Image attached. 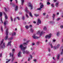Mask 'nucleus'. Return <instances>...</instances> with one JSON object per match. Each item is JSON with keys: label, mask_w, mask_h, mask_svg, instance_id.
Instances as JSON below:
<instances>
[{"label": "nucleus", "mask_w": 63, "mask_h": 63, "mask_svg": "<svg viewBox=\"0 0 63 63\" xmlns=\"http://www.w3.org/2000/svg\"><path fill=\"white\" fill-rule=\"evenodd\" d=\"M16 32H15L14 33H13L12 34V36H16Z\"/></svg>", "instance_id": "obj_25"}, {"label": "nucleus", "mask_w": 63, "mask_h": 63, "mask_svg": "<svg viewBox=\"0 0 63 63\" xmlns=\"http://www.w3.org/2000/svg\"><path fill=\"white\" fill-rule=\"evenodd\" d=\"M6 35L5 37L4 38V40H7L8 38V29H7L6 30Z\"/></svg>", "instance_id": "obj_2"}, {"label": "nucleus", "mask_w": 63, "mask_h": 63, "mask_svg": "<svg viewBox=\"0 0 63 63\" xmlns=\"http://www.w3.org/2000/svg\"><path fill=\"white\" fill-rule=\"evenodd\" d=\"M3 16V15L2 14V13L0 12V16L1 17H2V16Z\"/></svg>", "instance_id": "obj_21"}, {"label": "nucleus", "mask_w": 63, "mask_h": 63, "mask_svg": "<svg viewBox=\"0 0 63 63\" xmlns=\"http://www.w3.org/2000/svg\"><path fill=\"white\" fill-rule=\"evenodd\" d=\"M55 15L54 14H53V16H52V17L53 20H54V17H55Z\"/></svg>", "instance_id": "obj_13"}, {"label": "nucleus", "mask_w": 63, "mask_h": 63, "mask_svg": "<svg viewBox=\"0 0 63 63\" xmlns=\"http://www.w3.org/2000/svg\"><path fill=\"white\" fill-rule=\"evenodd\" d=\"M50 46H51V48H53V46H52V44H50Z\"/></svg>", "instance_id": "obj_51"}, {"label": "nucleus", "mask_w": 63, "mask_h": 63, "mask_svg": "<svg viewBox=\"0 0 63 63\" xmlns=\"http://www.w3.org/2000/svg\"><path fill=\"white\" fill-rule=\"evenodd\" d=\"M25 52L27 54H28L29 53V52H28V51H26Z\"/></svg>", "instance_id": "obj_29"}, {"label": "nucleus", "mask_w": 63, "mask_h": 63, "mask_svg": "<svg viewBox=\"0 0 63 63\" xmlns=\"http://www.w3.org/2000/svg\"><path fill=\"white\" fill-rule=\"evenodd\" d=\"M16 18H15L14 19V21H16Z\"/></svg>", "instance_id": "obj_44"}, {"label": "nucleus", "mask_w": 63, "mask_h": 63, "mask_svg": "<svg viewBox=\"0 0 63 63\" xmlns=\"http://www.w3.org/2000/svg\"><path fill=\"white\" fill-rule=\"evenodd\" d=\"M4 9H5V11L6 12H7V9H6V8H5Z\"/></svg>", "instance_id": "obj_42"}, {"label": "nucleus", "mask_w": 63, "mask_h": 63, "mask_svg": "<svg viewBox=\"0 0 63 63\" xmlns=\"http://www.w3.org/2000/svg\"><path fill=\"white\" fill-rule=\"evenodd\" d=\"M59 46H60V44H58L57 46V48H59Z\"/></svg>", "instance_id": "obj_33"}, {"label": "nucleus", "mask_w": 63, "mask_h": 63, "mask_svg": "<svg viewBox=\"0 0 63 63\" xmlns=\"http://www.w3.org/2000/svg\"><path fill=\"white\" fill-rule=\"evenodd\" d=\"M3 42V41H1V43L0 44V46H1V45H2V44Z\"/></svg>", "instance_id": "obj_45"}, {"label": "nucleus", "mask_w": 63, "mask_h": 63, "mask_svg": "<svg viewBox=\"0 0 63 63\" xmlns=\"http://www.w3.org/2000/svg\"><path fill=\"white\" fill-rule=\"evenodd\" d=\"M56 41V40H53V42H55Z\"/></svg>", "instance_id": "obj_63"}, {"label": "nucleus", "mask_w": 63, "mask_h": 63, "mask_svg": "<svg viewBox=\"0 0 63 63\" xmlns=\"http://www.w3.org/2000/svg\"><path fill=\"white\" fill-rule=\"evenodd\" d=\"M18 10V6H16L15 8V11H17Z\"/></svg>", "instance_id": "obj_10"}, {"label": "nucleus", "mask_w": 63, "mask_h": 63, "mask_svg": "<svg viewBox=\"0 0 63 63\" xmlns=\"http://www.w3.org/2000/svg\"><path fill=\"white\" fill-rule=\"evenodd\" d=\"M8 22L7 21H5L4 23L3 24L4 25H6V24H8Z\"/></svg>", "instance_id": "obj_12"}, {"label": "nucleus", "mask_w": 63, "mask_h": 63, "mask_svg": "<svg viewBox=\"0 0 63 63\" xmlns=\"http://www.w3.org/2000/svg\"><path fill=\"white\" fill-rule=\"evenodd\" d=\"M22 2L24 3V0H21Z\"/></svg>", "instance_id": "obj_43"}, {"label": "nucleus", "mask_w": 63, "mask_h": 63, "mask_svg": "<svg viewBox=\"0 0 63 63\" xmlns=\"http://www.w3.org/2000/svg\"><path fill=\"white\" fill-rule=\"evenodd\" d=\"M45 15H46V13H43V16H45Z\"/></svg>", "instance_id": "obj_59"}, {"label": "nucleus", "mask_w": 63, "mask_h": 63, "mask_svg": "<svg viewBox=\"0 0 63 63\" xmlns=\"http://www.w3.org/2000/svg\"><path fill=\"white\" fill-rule=\"evenodd\" d=\"M28 61H30V58H29V59L28 60Z\"/></svg>", "instance_id": "obj_58"}, {"label": "nucleus", "mask_w": 63, "mask_h": 63, "mask_svg": "<svg viewBox=\"0 0 63 63\" xmlns=\"http://www.w3.org/2000/svg\"><path fill=\"white\" fill-rule=\"evenodd\" d=\"M51 33H50L49 34V35H47L46 36V39H50L51 38Z\"/></svg>", "instance_id": "obj_4"}, {"label": "nucleus", "mask_w": 63, "mask_h": 63, "mask_svg": "<svg viewBox=\"0 0 63 63\" xmlns=\"http://www.w3.org/2000/svg\"><path fill=\"white\" fill-rule=\"evenodd\" d=\"M53 21H50V23H51V24H52L53 22Z\"/></svg>", "instance_id": "obj_53"}, {"label": "nucleus", "mask_w": 63, "mask_h": 63, "mask_svg": "<svg viewBox=\"0 0 63 63\" xmlns=\"http://www.w3.org/2000/svg\"><path fill=\"white\" fill-rule=\"evenodd\" d=\"M13 37L10 38L8 39V40H9V41H11V40H13Z\"/></svg>", "instance_id": "obj_22"}, {"label": "nucleus", "mask_w": 63, "mask_h": 63, "mask_svg": "<svg viewBox=\"0 0 63 63\" xmlns=\"http://www.w3.org/2000/svg\"><path fill=\"white\" fill-rule=\"evenodd\" d=\"M60 33L59 32H57V33L56 34V35L57 36H59L60 34H59Z\"/></svg>", "instance_id": "obj_17"}, {"label": "nucleus", "mask_w": 63, "mask_h": 63, "mask_svg": "<svg viewBox=\"0 0 63 63\" xmlns=\"http://www.w3.org/2000/svg\"><path fill=\"white\" fill-rule=\"evenodd\" d=\"M21 54V52L19 51L18 54V57H21V56L20 55Z\"/></svg>", "instance_id": "obj_6"}, {"label": "nucleus", "mask_w": 63, "mask_h": 63, "mask_svg": "<svg viewBox=\"0 0 63 63\" xmlns=\"http://www.w3.org/2000/svg\"><path fill=\"white\" fill-rule=\"evenodd\" d=\"M5 43H4L2 46H1L0 47V48H4L5 47Z\"/></svg>", "instance_id": "obj_7"}, {"label": "nucleus", "mask_w": 63, "mask_h": 63, "mask_svg": "<svg viewBox=\"0 0 63 63\" xmlns=\"http://www.w3.org/2000/svg\"><path fill=\"white\" fill-rule=\"evenodd\" d=\"M19 47L20 48L21 50H23V54H25V50H25V49H26L27 48V47H24L23 46V45H21L19 46Z\"/></svg>", "instance_id": "obj_1"}, {"label": "nucleus", "mask_w": 63, "mask_h": 63, "mask_svg": "<svg viewBox=\"0 0 63 63\" xmlns=\"http://www.w3.org/2000/svg\"><path fill=\"white\" fill-rule=\"evenodd\" d=\"M1 30L2 32H3V27H1Z\"/></svg>", "instance_id": "obj_38"}, {"label": "nucleus", "mask_w": 63, "mask_h": 63, "mask_svg": "<svg viewBox=\"0 0 63 63\" xmlns=\"http://www.w3.org/2000/svg\"><path fill=\"white\" fill-rule=\"evenodd\" d=\"M31 32H33V31H34V30L32 29H31Z\"/></svg>", "instance_id": "obj_34"}, {"label": "nucleus", "mask_w": 63, "mask_h": 63, "mask_svg": "<svg viewBox=\"0 0 63 63\" xmlns=\"http://www.w3.org/2000/svg\"><path fill=\"white\" fill-rule=\"evenodd\" d=\"M50 2H47V5H50Z\"/></svg>", "instance_id": "obj_35"}, {"label": "nucleus", "mask_w": 63, "mask_h": 63, "mask_svg": "<svg viewBox=\"0 0 63 63\" xmlns=\"http://www.w3.org/2000/svg\"><path fill=\"white\" fill-rule=\"evenodd\" d=\"M59 57H60V55L58 54L57 55V59H59Z\"/></svg>", "instance_id": "obj_20"}, {"label": "nucleus", "mask_w": 63, "mask_h": 63, "mask_svg": "<svg viewBox=\"0 0 63 63\" xmlns=\"http://www.w3.org/2000/svg\"><path fill=\"white\" fill-rule=\"evenodd\" d=\"M61 54L62 55V54H63V51L61 52Z\"/></svg>", "instance_id": "obj_56"}, {"label": "nucleus", "mask_w": 63, "mask_h": 63, "mask_svg": "<svg viewBox=\"0 0 63 63\" xmlns=\"http://www.w3.org/2000/svg\"><path fill=\"white\" fill-rule=\"evenodd\" d=\"M40 31H38V32H37V33H38V34H40Z\"/></svg>", "instance_id": "obj_62"}, {"label": "nucleus", "mask_w": 63, "mask_h": 63, "mask_svg": "<svg viewBox=\"0 0 63 63\" xmlns=\"http://www.w3.org/2000/svg\"><path fill=\"white\" fill-rule=\"evenodd\" d=\"M27 45H28L27 43H25V42H24L23 43V45L24 46H27Z\"/></svg>", "instance_id": "obj_15"}, {"label": "nucleus", "mask_w": 63, "mask_h": 63, "mask_svg": "<svg viewBox=\"0 0 63 63\" xmlns=\"http://www.w3.org/2000/svg\"><path fill=\"white\" fill-rule=\"evenodd\" d=\"M45 31H46V30H47V28H46V27H45L43 29Z\"/></svg>", "instance_id": "obj_28"}, {"label": "nucleus", "mask_w": 63, "mask_h": 63, "mask_svg": "<svg viewBox=\"0 0 63 63\" xmlns=\"http://www.w3.org/2000/svg\"><path fill=\"white\" fill-rule=\"evenodd\" d=\"M29 15H30V16L32 17H33V16L32 15V13L31 12H30V13Z\"/></svg>", "instance_id": "obj_18"}, {"label": "nucleus", "mask_w": 63, "mask_h": 63, "mask_svg": "<svg viewBox=\"0 0 63 63\" xmlns=\"http://www.w3.org/2000/svg\"><path fill=\"white\" fill-rule=\"evenodd\" d=\"M3 13L4 15L5 16H7V15H6V13H5V12H4Z\"/></svg>", "instance_id": "obj_40"}, {"label": "nucleus", "mask_w": 63, "mask_h": 63, "mask_svg": "<svg viewBox=\"0 0 63 63\" xmlns=\"http://www.w3.org/2000/svg\"><path fill=\"white\" fill-rule=\"evenodd\" d=\"M40 7L41 8V9L42 8H43L44 7V5L43 4L41 5L40 6Z\"/></svg>", "instance_id": "obj_24"}, {"label": "nucleus", "mask_w": 63, "mask_h": 63, "mask_svg": "<svg viewBox=\"0 0 63 63\" xmlns=\"http://www.w3.org/2000/svg\"><path fill=\"white\" fill-rule=\"evenodd\" d=\"M60 27L61 28H63V25L61 26Z\"/></svg>", "instance_id": "obj_49"}, {"label": "nucleus", "mask_w": 63, "mask_h": 63, "mask_svg": "<svg viewBox=\"0 0 63 63\" xmlns=\"http://www.w3.org/2000/svg\"><path fill=\"white\" fill-rule=\"evenodd\" d=\"M32 25H30L29 27L30 28H32Z\"/></svg>", "instance_id": "obj_47"}, {"label": "nucleus", "mask_w": 63, "mask_h": 63, "mask_svg": "<svg viewBox=\"0 0 63 63\" xmlns=\"http://www.w3.org/2000/svg\"><path fill=\"white\" fill-rule=\"evenodd\" d=\"M35 45V43H32V46H34V45Z\"/></svg>", "instance_id": "obj_61"}, {"label": "nucleus", "mask_w": 63, "mask_h": 63, "mask_svg": "<svg viewBox=\"0 0 63 63\" xmlns=\"http://www.w3.org/2000/svg\"><path fill=\"white\" fill-rule=\"evenodd\" d=\"M41 9H42V8H41V7L39 8H38L37 9V10H41Z\"/></svg>", "instance_id": "obj_41"}, {"label": "nucleus", "mask_w": 63, "mask_h": 63, "mask_svg": "<svg viewBox=\"0 0 63 63\" xmlns=\"http://www.w3.org/2000/svg\"><path fill=\"white\" fill-rule=\"evenodd\" d=\"M45 33V32H42L40 34H39L40 36H41L42 35H44Z\"/></svg>", "instance_id": "obj_8"}, {"label": "nucleus", "mask_w": 63, "mask_h": 63, "mask_svg": "<svg viewBox=\"0 0 63 63\" xmlns=\"http://www.w3.org/2000/svg\"><path fill=\"white\" fill-rule=\"evenodd\" d=\"M0 21H1V23H3V21H2V18H0Z\"/></svg>", "instance_id": "obj_32"}, {"label": "nucleus", "mask_w": 63, "mask_h": 63, "mask_svg": "<svg viewBox=\"0 0 63 63\" xmlns=\"http://www.w3.org/2000/svg\"><path fill=\"white\" fill-rule=\"evenodd\" d=\"M34 16H36V17H37V16H39V15L35 14H34Z\"/></svg>", "instance_id": "obj_26"}, {"label": "nucleus", "mask_w": 63, "mask_h": 63, "mask_svg": "<svg viewBox=\"0 0 63 63\" xmlns=\"http://www.w3.org/2000/svg\"><path fill=\"white\" fill-rule=\"evenodd\" d=\"M11 21H13V18L12 17H11Z\"/></svg>", "instance_id": "obj_54"}, {"label": "nucleus", "mask_w": 63, "mask_h": 63, "mask_svg": "<svg viewBox=\"0 0 63 63\" xmlns=\"http://www.w3.org/2000/svg\"><path fill=\"white\" fill-rule=\"evenodd\" d=\"M2 56V53H1V54H0V57H1Z\"/></svg>", "instance_id": "obj_46"}, {"label": "nucleus", "mask_w": 63, "mask_h": 63, "mask_svg": "<svg viewBox=\"0 0 63 63\" xmlns=\"http://www.w3.org/2000/svg\"><path fill=\"white\" fill-rule=\"evenodd\" d=\"M60 18H59L57 19L56 20L57 21H58V20H60Z\"/></svg>", "instance_id": "obj_36"}, {"label": "nucleus", "mask_w": 63, "mask_h": 63, "mask_svg": "<svg viewBox=\"0 0 63 63\" xmlns=\"http://www.w3.org/2000/svg\"><path fill=\"white\" fill-rule=\"evenodd\" d=\"M5 18L6 20L8 19V16H7V15L5 16Z\"/></svg>", "instance_id": "obj_30"}, {"label": "nucleus", "mask_w": 63, "mask_h": 63, "mask_svg": "<svg viewBox=\"0 0 63 63\" xmlns=\"http://www.w3.org/2000/svg\"><path fill=\"white\" fill-rule=\"evenodd\" d=\"M10 60H11V59H10L9 60H8V62H9L10 61Z\"/></svg>", "instance_id": "obj_64"}, {"label": "nucleus", "mask_w": 63, "mask_h": 63, "mask_svg": "<svg viewBox=\"0 0 63 63\" xmlns=\"http://www.w3.org/2000/svg\"><path fill=\"white\" fill-rule=\"evenodd\" d=\"M34 61L35 62H36V61H37V60H36L35 59L34 60Z\"/></svg>", "instance_id": "obj_60"}, {"label": "nucleus", "mask_w": 63, "mask_h": 63, "mask_svg": "<svg viewBox=\"0 0 63 63\" xmlns=\"http://www.w3.org/2000/svg\"><path fill=\"white\" fill-rule=\"evenodd\" d=\"M32 37L33 39H38L39 38L37 36H32Z\"/></svg>", "instance_id": "obj_11"}, {"label": "nucleus", "mask_w": 63, "mask_h": 63, "mask_svg": "<svg viewBox=\"0 0 63 63\" xmlns=\"http://www.w3.org/2000/svg\"><path fill=\"white\" fill-rule=\"evenodd\" d=\"M58 4H59V3L58 2H57L55 4V5L57 7H58Z\"/></svg>", "instance_id": "obj_19"}, {"label": "nucleus", "mask_w": 63, "mask_h": 63, "mask_svg": "<svg viewBox=\"0 0 63 63\" xmlns=\"http://www.w3.org/2000/svg\"><path fill=\"white\" fill-rule=\"evenodd\" d=\"M33 23H34V24L36 23V22L35 21H33Z\"/></svg>", "instance_id": "obj_57"}, {"label": "nucleus", "mask_w": 63, "mask_h": 63, "mask_svg": "<svg viewBox=\"0 0 63 63\" xmlns=\"http://www.w3.org/2000/svg\"><path fill=\"white\" fill-rule=\"evenodd\" d=\"M37 22L39 23V24H40V23H41V21L39 19H38V20L37 21Z\"/></svg>", "instance_id": "obj_16"}, {"label": "nucleus", "mask_w": 63, "mask_h": 63, "mask_svg": "<svg viewBox=\"0 0 63 63\" xmlns=\"http://www.w3.org/2000/svg\"><path fill=\"white\" fill-rule=\"evenodd\" d=\"M25 11L27 13H29V11L28 10V8L27 7H26V10Z\"/></svg>", "instance_id": "obj_9"}, {"label": "nucleus", "mask_w": 63, "mask_h": 63, "mask_svg": "<svg viewBox=\"0 0 63 63\" xmlns=\"http://www.w3.org/2000/svg\"><path fill=\"white\" fill-rule=\"evenodd\" d=\"M13 7H15V6H16V5H15L14 4H13Z\"/></svg>", "instance_id": "obj_55"}, {"label": "nucleus", "mask_w": 63, "mask_h": 63, "mask_svg": "<svg viewBox=\"0 0 63 63\" xmlns=\"http://www.w3.org/2000/svg\"><path fill=\"white\" fill-rule=\"evenodd\" d=\"M22 19H23V20H24V19L25 18V17H24V16H23V17L22 18Z\"/></svg>", "instance_id": "obj_39"}, {"label": "nucleus", "mask_w": 63, "mask_h": 63, "mask_svg": "<svg viewBox=\"0 0 63 63\" xmlns=\"http://www.w3.org/2000/svg\"><path fill=\"white\" fill-rule=\"evenodd\" d=\"M51 6H52V7H54V5L52 4H51Z\"/></svg>", "instance_id": "obj_37"}, {"label": "nucleus", "mask_w": 63, "mask_h": 63, "mask_svg": "<svg viewBox=\"0 0 63 63\" xmlns=\"http://www.w3.org/2000/svg\"><path fill=\"white\" fill-rule=\"evenodd\" d=\"M26 16L27 17H28V15L27 14H26Z\"/></svg>", "instance_id": "obj_50"}, {"label": "nucleus", "mask_w": 63, "mask_h": 63, "mask_svg": "<svg viewBox=\"0 0 63 63\" xmlns=\"http://www.w3.org/2000/svg\"><path fill=\"white\" fill-rule=\"evenodd\" d=\"M12 51L13 54L12 55V54L11 53H9V55H10V57H11V56H12V57H13V56H14V53L15 51V50L14 49H12Z\"/></svg>", "instance_id": "obj_3"}, {"label": "nucleus", "mask_w": 63, "mask_h": 63, "mask_svg": "<svg viewBox=\"0 0 63 63\" xmlns=\"http://www.w3.org/2000/svg\"><path fill=\"white\" fill-rule=\"evenodd\" d=\"M17 19L18 20H20V19L19 18V17H17Z\"/></svg>", "instance_id": "obj_48"}, {"label": "nucleus", "mask_w": 63, "mask_h": 63, "mask_svg": "<svg viewBox=\"0 0 63 63\" xmlns=\"http://www.w3.org/2000/svg\"><path fill=\"white\" fill-rule=\"evenodd\" d=\"M11 42L12 41H10V42H8L7 46H8V45H10V46H11Z\"/></svg>", "instance_id": "obj_14"}, {"label": "nucleus", "mask_w": 63, "mask_h": 63, "mask_svg": "<svg viewBox=\"0 0 63 63\" xmlns=\"http://www.w3.org/2000/svg\"><path fill=\"white\" fill-rule=\"evenodd\" d=\"M29 6L31 10H32L33 9V5H32V4H31L30 3H29Z\"/></svg>", "instance_id": "obj_5"}, {"label": "nucleus", "mask_w": 63, "mask_h": 63, "mask_svg": "<svg viewBox=\"0 0 63 63\" xmlns=\"http://www.w3.org/2000/svg\"><path fill=\"white\" fill-rule=\"evenodd\" d=\"M14 59H15V58L14 57L12 59V60L11 61L12 62H13V61H14Z\"/></svg>", "instance_id": "obj_31"}, {"label": "nucleus", "mask_w": 63, "mask_h": 63, "mask_svg": "<svg viewBox=\"0 0 63 63\" xmlns=\"http://www.w3.org/2000/svg\"><path fill=\"white\" fill-rule=\"evenodd\" d=\"M57 47L56 46H54V49H57L58 48H57Z\"/></svg>", "instance_id": "obj_27"}, {"label": "nucleus", "mask_w": 63, "mask_h": 63, "mask_svg": "<svg viewBox=\"0 0 63 63\" xmlns=\"http://www.w3.org/2000/svg\"><path fill=\"white\" fill-rule=\"evenodd\" d=\"M48 50L49 52H50V48H48Z\"/></svg>", "instance_id": "obj_52"}, {"label": "nucleus", "mask_w": 63, "mask_h": 63, "mask_svg": "<svg viewBox=\"0 0 63 63\" xmlns=\"http://www.w3.org/2000/svg\"><path fill=\"white\" fill-rule=\"evenodd\" d=\"M25 27L27 29H28L29 28V26L27 25Z\"/></svg>", "instance_id": "obj_23"}]
</instances>
